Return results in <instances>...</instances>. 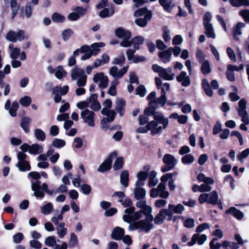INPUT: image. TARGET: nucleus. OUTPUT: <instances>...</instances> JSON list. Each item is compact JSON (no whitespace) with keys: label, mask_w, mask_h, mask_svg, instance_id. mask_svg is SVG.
<instances>
[{"label":"nucleus","mask_w":249,"mask_h":249,"mask_svg":"<svg viewBox=\"0 0 249 249\" xmlns=\"http://www.w3.org/2000/svg\"><path fill=\"white\" fill-rule=\"evenodd\" d=\"M27 38V36H25V32L23 30H18L17 32L10 31L6 36L7 40L13 42L17 41H21Z\"/></svg>","instance_id":"12"},{"label":"nucleus","mask_w":249,"mask_h":249,"mask_svg":"<svg viewBox=\"0 0 249 249\" xmlns=\"http://www.w3.org/2000/svg\"><path fill=\"white\" fill-rule=\"evenodd\" d=\"M32 99L28 96H25L19 100L20 105L24 107H28L31 103Z\"/></svg>","instance_id":"58"},{"label":"nucleus","mask_w":249,"mask_h":249,"mask_svg":"<svg viewBox=\"0 0 249 249\" xmlns=\"http://www.w3.org/2000/svg\"><path fill=\"white\" fill-rule=\"evenodd\" d=\"M159 1L165 11H170L175 5L172 0H159Z\"/></svg>","instance_id":"38"},{"label":"nucleus","mask_w":249,"mask_h":249,"mask_svg":"<svg viewBox=\"0 0 249 249\" xmlns=\"http://www.w3.org/2000/svg\"><path fill=\"white\" fill-rule=\"evenodd\" d=\"M166 216L170 217L168 219H171V213H169L168 209H162L157 215V224H161L166 218Z\"/></svg>","instance_id":"23"},{"label":"nucleus","mask_w":249,"mask_h":249,"mask_svg":"<svg viewBox=\"0 0 249 249\" xmlns=\"http://www.w3.org/2000/svg\"><path fill=\"white\" fill-rule=\"evenodd\" d=\"M52 19L55 22H62L65 20V17L58 13H54L52 16Z\"/></svg>","instance_id":"64"},{"label":"nucleus","mask_w":249,"mask_h":249,"mask_svg":"<svg viewBox=\"0 0 249 249\" xmlns=\"http://www.w3.org/2000/svg\"><path fill=\"white\" fill-rule=\"evenodd\" d=\"M163 34L162 37L165 41L167 42L171 40V37L170 36V30L167 26H164L162 28Z\"/></svg>","instance_id":"56"},{"label":"nucleus","mask_w":249,"mask_h":249,"mask_svg":"<svg viewBox=\"0 0 249 249\" xmlns=\"http://www.w3.org/2000/svg\"><path fill=\"white\" fill-rule=\"evenodd\" d=\"M144 40V38L142 36H137L132 38L130 41L131 45L133 44L134 48L136 50L139 49V45L142 44Z\"/></svg>","instance_id":"39"},{"label":"nucleus","mask_w":249,"mask_h":249,"mask_svg":"<svg viewBox=\"0 0 249 249\" xmlns=\"http://www.w3.org/2000/svg\"><path fill=\"white\" fill-rule=\"evenodd\" d=\"M119 82L117 80H113L110 85V87L107 90V93L111 96H115L117 94L116 86L118 85Z\"/></svg>","instance_id":"48"},{"label":"nucleus","mask_w":249,"mask_h":249,"mask_svg":"<svg viewBox=\"0 0 249 249\" xmlns=\"http://www.w3.org/2000/svg\"><path fill=\"white\" fill-rule=\"evenodd\" d=\"M103 115L107 116V118L103 119V122L105 121H107L108 122H112L115 117V112L113 110H107L106 114H102Z\"/></svg>","instance_id":"45"},{"label":"nucleus","mask_w":249,"mask_h":249,"mask_svg":"<svg viewBox=\"0 0 249 249\" xmlns=\"http://www.w3.org/2000/svg\"><path fill=\"white\" fill-rule=\"evenodd\" d=\"M105 46L104 42H97L91 44L90 52L92 55L97 54L99 51V48L103 47Z\"/></svg>","instance_id":"41"},{"label":"nucleus","mask_w":249,"mask_h":249,"mask_svg":"<svg viewBox=\"0 0 249 249\" xmlns=\"http://www.w3.org/2000/svg\"><path fill=\"white\" fill-rule=\"evenodd\" d=\"M11 106V101L8 99L4 105V108L5 110H8L10 115L12 117H16L17 116V111L19 107L18 103L16 102H13Z\"/></svg>","instance_id":"20"},{"label":"nucleus","mask_w":249,"mask_h":249,"mask_svg":"<svg viewBox=\"0 0 249 249\" xmlns=\"http://www.w3.org/2000/svg\"><path fill=\"white\" fill-rule=\"evenodd\" d=\"M27 157V155L22 152H18L17 154L18 161L16 166L21 172H26L31 170L30 162L26 160Z\"/></svg>","instance_id":"8"},{"label":"nucleus","mask_w":249,"mask_h":249,"mask_svg":"<svg viewBox=\"0 0 249 249\" xmlns=\"http://www.w3.org/2000/svg\"><path fill=\"white\" fill-rule=\"evenodd\" d=\"M198 201L200 204L207 203L213 205L217 204L220 207H222L221 200L219 199L218 194L216 191L209 193L201 194L198 197Z\"/></svg>","instance_id":"5"},{"label":"nucleus","mask_w":249,"mask_h":249,"mask_svg":"<svg viewBox=\"0 0 249 249\" xmlns=\"http://www.w3.org/2000/svg\"><path fill=\"white\" fill-rule=\"evenodd\" d=\"M31 122L32 119L28 117L23 118L21 121L20 126L26 133H28L30 130L29 127Z\"/></svg>","instance_id":"43"},{"label":"nucleus","mask_w":249,"mask_h":249,"mask_svg":"<svg viewBox=\"0 0 249 249\" xmlns=\"http://www.w3.org/2000/svg\"><path fill=\"white\" fill-rule=\"evenodd\" d=\"M152 16V12H149L146 15H145L144 18H137L135 20V22L139 26L144 27L147 25V22L151 19Z\"/></svg>","instance_id":"30"},{"label":"nucleus","mask_w":249,"mask_h":249,"mask_svg":"<svg viewBox=\"0 0 249 249\" xmlns=\"http://www.w3.org/2000/svg\"><path fill=\"white\" fill-rule=\"evenodd\" d=\"M78 244V238L74 232H71L70 234V237L69 241V247L70 248H73L76 246Z\"/></svg>","instance_id":"49"},{"label":"nucleus","mask_w":249,"mask_h":249,"mask_svg":"<svg viewBox=\"0 0 249 249\" xmlns=\"http://www.w3.org/2000/svg\"><path fill=\"white\" fill-rule=\"evenodd\" d=\"M72 80H77V85L79 87H83L86 85L87 76L84 70L77 67L73 68L71 71Z\"/></svg>","instance_id":"6"},{"label":"nucleus","mask_w":249,"mask_h":249,"mask_svg":"<svg viewBox=\"0 0 249 249\" xmlns=\"http://www.w3.org/2000/svg\"><path fill=\"white\" fill-rule=\"evenodd\" d=\"M128 173L126 171H123L120 176L121 183L125 187L128 186Z\"/></svg>","instance_id":"50"},{"label":"nucleus","mask_w":249,"mask_h":249,"mask_svg":"<svg viewBox=\"0 0 249 249\" xmlns=\"http://www.w3.org/2000/svg\"><path fill=\"white\" fill-rule=\"evenodd\" d=\"M28 178L30 180L31 189L34 192V195L37 198L42 199L45 194L42 191H41L42 184L41 181L39 180L41 178L40 174L37 172H31L28 174Z\"/></svg>","instance_id":"4"},{"label":"nucleus","mask_w":249,"mask_h":249,"mask_svg":"<svg viewBox=\"0 0 249 249\" xmlns=\"http://www.w3.org/2000/svg\"><path fill=\"white\" fill-rule=\"evenodd\" d=\"M124 234V230L121 227H117L113 229L111 236L112 239L120 240L122 238Z\"/></svg>","instance_id":"29"},{"label":"nucleus","mask_w":249,"mask_h":249,"mask_svg":"<svg viewBox=\"0 0 249 249\" xmlns=\"http://www.w3.org/2000/svg\"><path fill=\"white\" fill-rule=\"evenodd\" d=\"M151 12L150 11L147 10L146 8H141L137 9L135 11L134 15L136 17H141L146 15L148 13Z\"/></svg>","instance_id":"57"},{"label":"nucleus","mask_w":249,"mask_h":249,"mask_svg":"<svg viewBox=\"0 0 249 249\" xmlns=\"http://www.w3.org/2000/svg\"><path fill=\"white\" fill-rule=\"evenodd\" d=\"M41 212L45 215L50 214L53 210V205L51 202H48L40 207Z\"/></svg>","instance_id":"44"},{"label":"nucleus","mask_w":249,"mask_h":249,"mask_svg":"<svg viewBox=\"0 0 249 249\" xmlns=\"http://www.w3.org/2000/svg\"><path fill=\"white\" fill-rule=\"evenodd\" d=\"M65 225L64 222H61L56 227L57 235L61 239L63 238L68 232V230L65 227Z\"/></svg>","instance_id":"34"},{"label":"nucleus","mask_w":249,"mask_h":249,"mask_svg":"<svg viewBox=\"0 0 249 249\" xmlns=\"http://www.w3.org/2000/svg\"><path fill=\"white\" fill-rule=\"evenodd\" d=\"M169 121L162 114L157 113V134H160L168 126Z\"/></svg>","instance_id":"14"},{"label":"nucleus","mask_w":249,"mask_h":249,"mask_svg":"<svg viewBox=\"0 0 249 249\" xmlns=\"http://www.w3.org/2000/svg\"><path fill=\"white\" fill-rule=\"evenodd\" d=\"M115 35L119 38L123 39L120 43V45L124 47H128L131 46V42L129 39L131 36L130 32L127 30H124L122 28H117L115 31Z\"/></svg>","instance_id":"9"},{"label":"nucleus","mask_w":249,"mask_h":249,"mask_svg":"<svg viewBox=\"0 0 249 249\" xmlns=\"http://www.w3.org/2000/svg\"><path fill=\"white\" fill-rule=\"evenodd\" d=\"M163 162L166 165H169L171 168H174L177 163V160L175 157L169 154H165L163 158Z\"/></svg>","instance_id":"31"},{"label":"nucleus","mask_w":249,"mask_h":249,"mask_svg":"<svg viewBox=\"0 0 249 249\" xmlns=\"http://www.w3.org/2000/svg\"><path fill=\"white\" fill-rule=\"evenodd\" d=\"M249 155V148H247L240 153L237 156V159L242 163L244 162L243 159L248 157Z\"/></svg>","instance_id":"59"},{"label":"nucleus","mask_w":249,"mask_h":249,"mask_svg":"<svg viewBox=\"0 0 249 249\" xmlns=\"http://www.w3.org/2000/svg\"><path fill=\"white\" fill-rule=\"evenodd\" d=\"M114 13V8L112 7H111L109 9H104L100 12L99 16L101 18H105L109 16H111L113 15Z\"/></svg>","instance_id":"46"},{"label":"nucleus","mask_w":249,"mask_h":249,"mask_svg":"<svg viewBox=\"0 0 249 249\" xmlns=\"http://www.w3.org/2000/svg\"><path fill=\"white\" fill-rule=\"evenodd\" d=\"M128 68V66H126L124 67L120 71H118L117 68L114 66L110 68L109 73L114 78V80H117L118 79L122 78L127 72Z\"/></svg>","instance_id":"19"},{"label":"nucleus","mask_w":249,"mask_h":249,"mask_svg":"<svg viewBox=\"0 0 249 249\" xmlns=\"http://www.w3.org/2000/svg\"><path fill=\"white\" fill-rule=\"evenodd\" d=\"M204 34L208 38L215 39L216 37L213 25L204 26Z\"/></svg>","instance_id":"36"},{"label":"nucleus","mask_w":249,"mask_h":249,"mask_svg":"<svg viewBox=\"0 0 249 249\" xmlns=\"http://www.w3.org/2000/svg\"><path fill=\"white\" fill-rule=\"evenodd\" d=\"M166 185L165 184H159L157 187V196H159L163 198H167L169 196V193L166 191Z\"/></svg>","instance_id":"27"},{"label":"nucleus","mask_w":249,"mask_h":249,"mask_svg":"<svg viewBox=\"0 0 249 249\" xmlns=\"http://www.w3.org/2000/svg\"><path fill=\"white\" fill-rule=\"evenodd\" d=\"M95 114L94 112L88 109H85L81 113V117L84 123L87 124L90 127H93L95 125Z\"/></svg>","instance_id":"13"},{"label":"nucleus","mask_w":249,"mask_h":249,"mask_svg":"<svg viewBox=\"0 0 249 249\" xmlns=\"http://www.w3.org/2000/svg\"><path fill=\"white\" fill-rule=\"evenodd\" d=\"M45 244L48 247H53L56 245V238L54 236H50L46 238Z\"/></svg>","instance_id":"53"},{"label":"nucleus","mask_w":249,"mask_h":249,"mask_svg":"<svg viewBox=\"0 0 249 249\" xmlns=\"http://www.w3.org/2000/svg\"><path fill=\"white\" fill-rule=\"evenodd\" d=\"M226 52L230 60L233 62H235L236 61L235 53L232 49L229 47L227 48Z\"/></svg>","instance_id":"61"},{"label":"nucleus","mask_w":249,"mask_h":249,"mask_svg":"<svg viewBox=\"0 0 249 249\" xmlns=\"http://www.w3.org/2000/svg\"><path fill=\"white\" fill-rule=\"evenodd\" d=\"M125 105V101L122 99H117L115 102V109L121 116L124 114Z\"/></svg>","instance_id":"28"},{"label":"nucleus","mask_w":249,"mask_h":249,"mask_svg":"<svg viewBox=\"0 0 249 249\" xmlns=\"http://www.w3.org/2000/svg\"><path fill=\"white\" fill-rule=\"evenodd\" d=\"M160 80L157 77V86L158 89H160L161 90L160 96L157 99V104H158L162 107L164 106L167 101L166 91L170 90V85L168 83L161 84H160Z\"/></svg>","instance_id":"7"},{"label":"nucleus","mask_w":249,"mask_h":249,"mask_svg":"<svg viewBox=\"0 0 249 249\" xmlns=\"http://www.w3.org/2000/svg\"><path fill=\"white\" fill-rule=\"evenodd\" d=\"M201 71L204 74L207 75L211 72L210 64L207 60H204L201 63Z\"/></svg>","instance_id":"47"},{"label":"nucleus","mask_w":249,"mask_h":249,"mask_svg":"<svg viewBox=\"0 0 249 249\" xmlns=\"http://www.w3.org/2000/svg\"><path fill=\"white\" fill-rule=\"evenodd\" d=\"M104 107L101 111L102 114H106L107 110H109L112 107V102L109 99H107L103 103Z\"/></svg>","instance_id":"60"},{"label":"nucleus","mask_w":249,"mask_h":249,"mask_svg":"<svg viewBox=\"0 0 249 249\" xmlns=\"http://www.w3.org/2000/svg\"><path fill=\"white\" fill-rule=\"evenodd\" d=\"M207 237L205 234L200 235L198 233L194 234L192 237L191 241L188 243V245L192 246L195 245L196 242L199 245H202L206 241Z\"/></svg>","instance_id":"21"},{"label":"nucleus","mask_w":249,"mask_h":249,"mask_svg":"<svg viewBox=\"0 0 249 249\" xmlns=\"http://www.w3.org/2000/svg\"><path fill=\"white\" fill-rule=\"evenodd\" d=\"M158 55L161 60L164 63L169 62L172 55L169 49L165 51L160 52Z\"/></svg>","instance_id":"37"},{"label":"nucleus","mask_w":249,"mask_h":249,"mask_svg":"<svg viewBox=\"0 0 249 249\" xmlns=\"http://www.w3.org/2000/svg\"><path fill=\"white\" fill-rule=\"evenodd\" d=\"M197 179L199 182H204L200 185V192H210L212 190L211 185L214 183L213 179L210 177H207L202 173L199 174L197 176Z\"/></svg>","instance_id":"10"},{"label":"nucleus","mask_w":249,"mask_h":249,"mask_svg":"<svg viewBox=\"0 0 249 249\" xmlns=\"http://www.w3.org/2000/svg\"><path fill=\"white\" fill-rule=\"evenodd\" d=\"M36 138L39 141L43 142L45 140L46 135L41 129H36L35 130Z\"/></svg>","instance_id":"55"},{"label":"nucleus","mask_w":249,"mask_h":249,"mask_svg":"<svg viewBox=\"0 0 249 249\" xmlns=\"http://www.w3.org/2000/svg\"><path fill=\"white\" fill-rule=\"evenodd\" d=\"M177 80L180 83L183 87H188L191 83L190 77L187 75V73L185 71H181L177 77Z\"/></svg>","instance_id":"22"},{"label":"nucleus","mask_w":249,"mask_h":249,"mask_svg":"<svg viewBox=\"0 0 249 249\" xmlns=\"http://www.w3.org/2000/svg\"><path fill=\"white\" fill-rule=\"evenodd\" d=\"M136 187L134 190L135 198L137 199H143L146 194L145 190L141 188V186H135Z\"/></svg>","instance_id":"35"},{"label":"nucleus","mask_w":249,"mask_h":249,"mask_svg":"<svg viewBox=\"0 0 249 249\" xmlns=\"http://www.w3.org/2000/svg\"><path fill=\"white\" fill-rule=\"evenodd\" d=\"M149 101L148 107L144 110V114L146 116H153L154 120L149 122L146 125L148 130L151 131L152 135L156 134V92L152 91L147 97Z\"/></svg>","instance_id":"3"},{"label":"nucleus","mask_w":249,"mask_h":249,"mask_svg":"<svg viewBox=\"0 0 249 249\" xmlns=\"http://www.w3.org/2000/svg\"><path fill=\"white\" fill-rule=\"evenodd\" d=\"M93 81L98 84L99 88L101 89H106L108 84V78L107 76L102 72L96 73L93 77Z\"/></svg>","instance_id":"11"},{"label":"nucleus","mask_w":249,"mask_h":249,"mask_svg":"<svg viewBox=\"0 0 249 249\" xmlns=\"http://www.w3.org/2000/svg\"><path fill=\"white\" fill-rule=\"evenodd\" d=\"M43 149V147L42 145L37 144H34L31 145L30 153L34 155H37L41 153Z\"/></svg>","instance_id":"42"},{"label":"nucleus","mask_w":249,"mask_h":249,"mask_svg":"<svg viewBox=\"0 0 249 249\" xmlns=\"http://www.w3.org/2000/svg\"><path fill=\"white\" fill-rule=\"evenodd\" d=\"M54 75L55 77L61 79L67 75V72L61 66H59L54 69Z\"/></svg>","instance_id":"40"},{"label":"nucleus","mask_w":249,"mask_h":249,"mask_svg":"<svg viewBox=\"0 0 249 249\" xmlns=\"http://www.w3.org/2000/svg\"><path fill=\"white\" fill-rule=\"evenodd\" d=\"M89 106L93 110H98L101 108V105L97 101V96L96 94H92L89 98Z\"/></svg>","instance_id":"26"},{"label":"nucleus","mask_w":249,"mask_h":249,"mask_svg":"<svg viewBox=\"0 0 249 249\" xmlns=\"http://www.w3.org/2000/svg\"><path fill=\"white\" fill-rule=\"evenodd\" d=\"M109 61V56L106 54H103L102 55L100 59H96L93 64V68H97L101 66H102Z\"/></svg>","instance_id":"33"},{"label":"nucleus","mask_w":249,"mask_h":249,"mask_svg":"<svg viewBox=\"0 0 249 249\" xmlns=\"http://www.w3.org/2000/svg\"><path fill=\"white\" fill-rule=\"evenodd\" d=\"M139 201L137 202L136 206L142 209L140 210L142 214L145 216V220H140L137 222H134L130 224L128 227L129 231H134L138 230L139 231H149L152 228V225L151 222L153 219V216L151 214L152 208L149 206L146 205V201L143 199H140Z\"/></svg>","instance_id":"1"},{"label":"nucleus","mask_w":249,"mask_h":249,"mask_svg":"<svg viewBox=\"0 0 249 249\" xmlns=\"http://www.w3.org/2000/svg\"><path fill=\"white\" fill-rule=\"evenodd\" d=\"M66 142L62 139L55 138L52 142V145L56 148H61L65 146Z\"/></svg>","instance_id":"51"},{"label":"nucleus","mask_w":249,"mask_h":249,"mask_svg":"<svg viewBox=\"0 0 249 249\" xmlns=\"http://www.w3.org/2000/svg\"><path fill=\"white\" fill-rule=\"evenodd\" d=\"M230 1L233 6L239 7L242 5H249V0H230Z\"/></svg>","instance_id":"52"},{"label":"nucleus","mask_w":249,"mask_h":249,"mask_svg":"<svg viewBox=\"0 0 249 249\" xmlns=\"http://www.w3.org/2000/svg\"><path fill=\"white\" fill-rule=\"evenodd\" d=\"M123 163L124 162L122 158H118L113 164V168L115 170H119L123 167Z\"/></svg>","instance_id":"63"},{"label":"nucleus","mask_w":249,"mask_h":249,"mask_svg":"<svg viewBox=\"0 0 249 249\" xmlns=\"http://www.w3.org/2000/svg\"><path fill=\"white\" fill-rule=\"evenodd\" d=\"M151 169L149 165H146L143 167V171L139 172L137 174V181L135 186H143L145 184V180L147 178L148 172Z\"/></svg>","instance_id":"17"},{"label":"nucleus","mask_w":249,"mask_h":249,"mask_svg":"<svg viewBox=\"0 0 249 249\" xmlns=\"http://www.w3.org/2000/svg\"><path fill=\"white\" fill-rule=\"evenodd\" d=\"M121 204L125 208L124 214L123 216V220L127 223H131L142 217L141 211L135 212V208L132 206V202L129 198H125L121 202Z\"/></svg>","instance_id":"2"},{"label":"nucleus","mask_w":249,"mask_h":249,"mask_svg":"<svg viewBox=\"0 0 249 249\" xmlns=\"http://www.w3.org/2000/svg\"><path fill=\"white\" fill-rule=\"evenodd\" d=\"M117 156V153L116 152L114 151L111 153L107 158L99 166L98 171L104 172L109 170L111 168L113 159L116 158Z\"/></svg>","instance_id":"15"},{"label":"nucleus","mask_w":249,"mask_h":249,"mask_svg":"<svg viewBox=\"0 0 249 249\" xmlns=\"http://www.w3.org/2000/svg\"><path fill=\"white\" fill-rule=\"evenodd\" d=\"M184 209V207L180 204H178L176 206H175L173 204H169L168 205V209L169 213H171V217H172L174 213H182Z\"/></svg>","instance_id":"25"},{"label":"nucleus","mask_w":249,"mask_h":249,"mask_svg":"<svg viewBox=\"0 0 249 249\" xmlns=\"http://www.w3.org/2000/svg\"><path fill=\"white\" fill-rule=\"evenodd\" d=\"M157 72L159 73V75L161 78L167 80H172L175 77V74L172 73L171 68L163 69L157 66Z\"/></svg>","instance_id":"18"},{"label":"nucleus","mask_w":249,"mask_h":249,"mask_svg":"<svg viewBox=\"0 0 249 249\" xmlns=\"http://www.w3.org/2000/svg\"><path fill=\"white\" fill-rule=\"evenodd\" d=\"M195 160L193 156L191 154H187L183 156L181 159L182 162L184 164H189L192 163Z\"/></svg>","instance_id":"62"},{"label":"nucleus","mask_w":249,"mask_h":249,"mask_svg":"<svg viewBox=\"0 0 249 249\" xmlns=\"http://www.w3.org/2000/svg\"><path fill=\"white\" fill-rule=\"evenodd\" d=\"M156 173L152 171L150 173L148 177V185L150 187H154L156 185Z\"/></svg>","instance_id":"54"},{"label":"nucleus","mask_w":249,"mask_h":249,"mask_svg":"<svg viewBox=\"0 0 249 249\" xmlns=\"http://www.w3.org/2000/svg\"><path fill=\"white\" fill-rule=\"evenodd\" d=\"M245 24L243 22L238 23L233 28V36L236 41H239L238 36L242 34V30L245 27Z\"/></svg>","instance_id":"24"},{"label":"nucleus","mask_w":249,"mask_h":249,"mask_svg":"<svg viewBox=\"0 0 249 249\" xmlns=\"http://www.w3.org/2000/svg\"><path fill=\"white\" fill-rule=\"evenodd\" d=\"M69 86L66 85L63 88L59 86H55L52 89L53 94L54 95V101L58 103L61 100V95L66 94L69 90Z\"/></svg>","instance_id":"16"},{"label":"nucleus","mask_w":249,"mask_h":249,"mask_svg":"<svg viewBox=\"0 0 249 249\" xmlns=\"http://www.w3.org/2000/svg\"><path fill=\"white\" fill-rule=\"evenodd\" d=\"M226 213L231 214L239 220L242 219L244 216V213L241 211L233 207L228 209Z\"/></svg>","instance_id":"32"}]
</instances>
